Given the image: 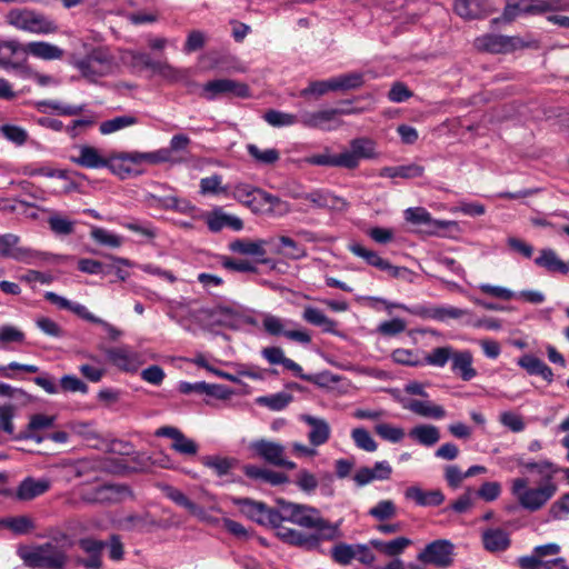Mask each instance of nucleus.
<instances>
[{
  "label": "nucleus",
  "mask_w": 569,
  "mask_h": 569,
  "mask_svg": "<svg viewBox=\"0 0 569 569\" xmlns=\"http://www.w3.org/2000/svg\"><path fill=\"white\" fill-rule=\"evenodd\" d=\"M18 555L27 567L33 569H66L69 563L67 548L57 541L19 548Z\"/></svg>",
  "instance_id": "7ed1b4c3"
},
{
  "label": "nucleus",
  "mask_w": 569,
  "mask_h": 569,
  "mask_svg": "<svg viewBox=\"0 0 569 569\" xmlns=\"http://www.w3.org/2000/svg\"><path fill=\"white\" fill-rule=\"evenodd\" d=\"M131 496V490L126 485H102L92 488L81 495V500L87 503L110 505L118 503Z\"/></svg>",
  "instance_id": "2eb2a0df"
},
{
  "label": "nucleus",
  "mask_w": 569,
  "mask_h": 569,
  "mask_svg": "<svg viewBox=\"0 0 569 569\" xmlns=\"http://www.w3.org/2000/svg\"><path fill=\"white\" fill-rule=\"evenodd\" d=\"M71 161L87 169L104 168L108 164L107 158L102 157L97 148L88 144L80 146L79 154L72 157Z\"/></svg>",
  "instance_id": "a878e982"
},
{
  "label": "nucleus",
  "mask_w": 569,
  "mask_h": 569,
  "mask_svg": "<svg viewBox=\"0 0 569 569\" xmlns=\"http://www.w3.org/2000/svg\"><path fill=\"white\" fill-rule=\"evenodd\" d=\"M263 119L272 127H289L299 122V117L292 113L270 109L264 112Z\"/></svg>",
  "instance_id": "864d4df0"
},
{
  "label": "nucleus",
  "mask_w": 569,
  "mask_h": 569,
  "mask_svg": "<svg viewBox=\"0 0 569 569\" xmlns=\"http://www.w3.org/2000/svg\"><path fill=\"white\" fill-rule=\"evenodd\" d=\"M292 401V396L287 392H278L270 396H262L257 399L259 405L266 406L271 410L280 411Z\"/></svg>",
  "instance_id": "6e6d98bb"
},
{
  "label": "nucleus",
  "mask_w": 569,
  "mask_h": 569,
  "mask_svg": "<svg viewBox=\"0 0 569 569\" xmlns=\"http://www.w3.org/2000/svg\"><path fill=\"white\" fill-rule=\"evenodd\" d=\"M20 238L12 233L0 236V254L19 262L32 264L39 259H43L44 254L26 247H19Z\"/></svg>",
  "instance_id": "dca6fc26"
},
{
  "label": "nucleus",
  "mask_w": 569,
  "mask_h": 569,
  "mask_svg": "<svg viewBox=\"0 0 569 569\" xmlns=\"http://www.w3.org/2000/svg\"><path fill=\"white\" fill-rule=\"evenodd\" d=\"M201 463L212 469L219 477L228 475L237 465V460L220 456H204L200 459Z\"/></svg>",
  "instance_id": "49530a36"
},
{
  "label": "nucleus",
  "mask_w": 569,
  "mask_h": 569,
  "mask_svg": "<svg viewBox=\"0 0 569 569\" xmlns=\"http://www.w3.org/2000/svg\"><path fill=\"white\" fill-rule=\"evenodd\" d=\"M156 437H166L173 440L171 449L184 455L194 456L198 452V445L192 439L187 438L182 431L172 426H163L156 430Z\"/></svg>",
  "instance_id": "a211bd4d"
},
{
  "label": "nucleus",
  "mask_w": 569,
  "mask_h": 569,
  "mask_svg": "<svg viewBox=\"0 0 569 569\" xmlns=\"http://www.w3.org/2000/svg\"><path fill=\"white\" fill-rule=\"evenodd\" d=\"M254 456L274 467L286 468L293 470L297 465L286 458V447L280 442L267 439H259L252 441L249 446Z\"/></svg>",
  "instance_id": "1a4fd4ad"
},
{
  "label": "nucleus",
  "mask_w": 569,
  "mask_h": 569,
  "mask_svg": "<svg viewBox=\"0 0 569 569\" xmlns=\"http://www.w3.org/2000/svg\"><path fill=\"white\" fill-rule=\"evenodd\" d=\"M409 437L422 446L431 447L440 439V431L432 425H419L409 431Z\"/></svg>",
  "instance_id": "37998d69"
},
{
  "label": "nucleus",
  "mask_w": 569,
  "mask_h": 569,
  "mask_svg": "<svg viewBox=\"0 0 569 569\" xmlns=\"http://www.w3.org/2000/svg\"><path fill=\"white\" fill-rule=\"evenodd\" d=\"M451 370L463 381H470L477 376L476 369L472 367V355L470 351H455L451 360Z\"/></svg>",
  "instance_id": "7c9ffc66"
},
{
  "label": "nucleus",
  "mask_w": 569,
  "mask_h": 569,
  "mask_svg": "<svg viewBox=\"0 0 569 569\" xmlns=\"http://www.w3.org/2000/svg\"><path fill=\"white\" fill-rule=\"evenodd\" d=\"M455 12L463 19L472 20L490 14L493 9L487 0H456Z\"/></svg>",
  "instance_id": "4be33fe9"
},
{
  "label": "nucleus",
  "mask_w": 569,
  "mask_h": 569,
  "mask_svg": "<svg viewBox=\"0 0 569 569\" xmlns=\"http://www.w3.org/2000/svg\"><path fill=\"white\" fill-rule=\"evenodd\" d=\"M7 21L17 29L32 33L48 34L57 31V24L52 20L29 9H12Z\"/></svg>",
  "instance_id": "39448f33"
},
{
  "label": "nucleus",
  "mask_w": 569,
  "mask_h": 569,
  "mask_svg": "<svg viewBox=\"0 0 569 569\" xmlns=\"http://www.w3.org/2000/svg\"><path fill=\"white\" fill-rule=\"evenodd\" d=\"M290 197L293 199H306L317 209H333L339 202L345 203L343 199L323 189H315L307 193H290Z\"/></svg>",
  "instance_id": "393cba45"
},
{
  "label": "nucleus",
  "mask_w": 569,
  "mask_h": 569,
  "mask_svg": "<svg viewBox=\"0 0 569 569\" xmlns=\"http://www.w3.org/2000/svg\"><path fill=\"white\" fill-rule=\"evenodd\" d=\"M406 220L412 224H425L432 230L446 229L450 221L436 220L431 214L422 207L409 208L405 211Z\"/></svg>",
  "instance_id": "c756f323"
},
{
  "label": "nucleus",
  "mask_w": 569,
  "mask_h": 569,
  "mask_svg": "<svg viewBox=\"0 0 569 569\" xmlns=\"http://www.w3.org/2000/svg\"><path fill=\"white\" fill-rule=\"evenodd\" d=\"M154 73L161 76L170 83L182 82L186 81L188 78L187 72L184 70L177 69L168 62L161 61H159L158 66H156Z\"/></svg>",
  "instance_id": "bf43d9fd"
},
{
  "label": "nucleus",
  "mask_w": 569,
  "mask_h": 569,
  "mask_svg": "<svg viewBox=\"0 0 569 569\" xmlns=\"http://www.w3.org/2000/svg\"><path fill=\"white\" fill-rule=\"evenodd\" d=\"M28 66V50L26 49V44L13 39L0 41L1 69L14 71L21 76Z\"/></svg>",
  "instance_id": "6e6552de"
},
{
  "label": "nucleus",
  "mask_w": 569,
  "mask_h": 569,
  "mask_svg": "<svg viewBox=\"0 0 569 569\" xmlns=\"http://www.w3.org/2000/svg\"><path fill=\"white\" fill-rule=\"evenodd\" d=\"M278 529V536L284 542L302 547L306 549L317 548L319 546L320 540H328L327 538L322 537L318 528H313L317 531V533H302L295 529L282 528L281 526Z\"/></svg>",
  "instance_id": "aec40b11"
},
{
  "label": "nucleus",
  "mask_w": 569,
  "mask_h": 569,
  "mask_svg": "<svg viewBox=\"0 0 569 569\" xmlns=\"http://www.w3.org/2000/svg\"><path fill=\"white\" fill-rule=\"evenodd\" d=\"M231 500L244 516L260 525L279 528L283 521H290L303 528H318L322 537L327 539L340 537L339 525L323 519L320 511L311 506L278 499L279 509H273L250 498H232Z\"/></svg>",
  "instance_id": "f257e3e1"
},
{
  "label": "nucleus",
  "mask_w": 569,
  "mask_h": 569,
  "mask_svg": "<svg viewBox=\"0 0 569 569\" xmlns=\"http://www.w3.org/2000/svg\"><path fill=\"white\" fill-rule=\"evenodd\" d=\"M248 153L260 164H273L280 159V153L277 149L261 150L256 144L247 146Z\"/></svg>",
  "instance_id": "5fc2aeb1"
},
{
  "label": "nucleus",
  "mask_w": 569,
  "mask_h": 569,
  "mask_svg": "<svg viewBox=\"0 0 569 569\" xmlns=\"http://www.w3.org/2000/svg\"><path fill=\"white\" fill-rule=\"evenodd\" d=\"M518 365L531 376H540L549 383L553 380L551 368L532 355H523L520 357Z\"/></svg>",
  "instance_id": "f704fd0d"
},
{
  "label": "nucleus",
  "mask_w": 569,
  "mask_h": 569,
  "mask_svg": "<svg viewBox=\"0 0 569 569\" xmlns=\"http://www.w3.org/2000/svg\"><path fill=\"white\" fill-rule=\"evenodd\" d=\"M207 224L210 231L219 232L224 227L239 231L243 228L240 218L223 213L221 209H214L207 218Z\"/></svg>",
  "instance_id": "473e14b6"
},
{
  "label": "nucleus",
  "mask_w": 569,
  "mask_h": 569,
  "mask_svg": "<svg viewBox=\"0 0 569 569\" xmlns=\"http://www.w3.org/2000/svg\"><path fill=\"white\" fill-rule=\"evenodd\" d=\"M455 350L451 347H438L432 349L426 357L425 362L435 367H443L449 360H452Z\"/></svg>",
  "instance_id": "13d9d810"
},
{
  "label": "nucleus",
  "mask_w": 569,
  "mask_h": 569,
  "mask_svg": "<svg viewBox=\"0 0 569 569\" xmlns=\"http://www.w3.org/2000/svg\"><path fill=\"white\" fill-rule=\"evenodd\" d=\"M244 475L253 480H260L271 486H279L288 482V476L283 472L273 471L267 468L246 465L243 467Z\"/></svg>",
  "instance_id": "c85d7f7f"
},
{
  "label": "nucleus",
  "mask_w": 569,
  "mask_h": 569,
  "mask_svg": "<svg viewBox=\"0 0 569 569\" xmlns=\"http://www.w3.org/2000/svg\"><path fill=\"white\" fill-rule=\"evenodd\" d=\"M392 473V468L388 461H378L372 468L361 467L353 476L358 487H363L373 480H388Z\"/></svg>",
  "instance_id": "412c9836"
},
{
  "label": "nucleus",
  "mask_w": 569,
  "mask_h": 569,
  "mask_svg": "<svg viewBox=\"0 0 569 569\" xmlns=\"http://www.w3.org/2000/svg\"><path fill=\"white\" fill-rule=\"evenodd\" d=\"M342 154L350 159V164H346V169H356L360 159L376 157V143L368 138H356L350 141V150L343 151Z\"/></svg>",
  "instance_id": "6ab92c4d"
},
{
  "label": "nucleus",
  "mask_w": 569,
  "mask_h": 569,
  "mask_svg": "<svg viewBox=\"0 0 569 569\" xmlns=\"http://www.w3.org/2000/svg\"><path fill=\"white\" fill-rule=\"evenodd\" d=\"M349 250L357 257L362 258L368 264L387 272L396 279H409L412 272L406 267H397L389 260L381 258L376 251L369 250L360 243H351Z\"/></svg>",
  "instance_id": "ddd939ff"
},
{
  "label": "nucleus",
  "mask_w": 569,
  "mask_h": 569,
  "mask_svg": "<svg viewBox=\"0 0 569 569\" xmlns=\"http://www.w3.org/2000/svg\"><path fill=\"white\" fill-rule=\"evenodd\" d=\"M279 242L282 248L277 250V253L283 254L284 257L293 260H299L307 257L306 248L299 246L292 238L280 236Z\"/></svg>",
  "instance_id": "603ef678"
},
{
  "label": "nucleus",
  "mask_w": 569,
  "mask_h": 569,
  "mask_svg": "<svg viewBox=\"0 0 569 569\" xmlns=\"http://www.w3.org/2000/svg\"><path fill=\"white\" fill-rule=\"evenodd\" d=\"M50 487L51 481L49 479H34L32 477H27L18 486L16 498L22 501H29L46 493Z\"/></svg>",
  "instance_id": "5701e85b"
},
{
  "label": "nucleus",
  "mask_w": 569,
  "mask_h": 569,
  "mask_svg": "<svg viewBox=\"0 0 569 569\" xmlns=\"http://www.w3.org/2000/svg\"><path fill=\"white\" fill-rule=\"evenodd\" d=\"M558 490L553 481H543L539 487H529L527 478L512 480L511 493L516 497L519 506L529 512L542 509Z\"/></svg>",
  "instance_id": "20e7f679"
},
{
  "label": "nucleus",
  "mask_w": 569,
  "mask_h": 569,
  "mask_svg": "<svg viewBox=\"0 0 569 569\" xmlns=\"http://www.w3.org/2000/svg\"><path fill=\"white\" fill-rule=\"evenodd\" d=\"M0 526L9 528L17 535H23L34 528L32 520L26 516L0 519Z\"/></svg>",
  "instance_id": "4d7b16f0"
},
{
  "label": "nucleus",
  "mask_w": 569,
  "mask_h": 569,
  "mask_svg": "<svg viewBox=\"0 0 569 569\" xmlns=\"http://www.w3.org/2000/svg\"><path fill=\"white\" fill-rule=\"evenodd\" d=\"M330 555L332 560L341 566H348L353 560H358L366 566H370L375 561L373 552L368 546L361 543H336L331 548Z\"/></svg>",
  "instance_id": "9d476101"
},
{
  "label": "nucleus",
  "mask_w": 569,
  "mask_h": 569,
  "mask_svg": "<svg viewBox=\"0 0 569 569\" xmlns=\"http://www.w3.org/2000/svg\"><path fill=\"white\" fill-rule=\"evenodd\" d=\"M453 543L446 539H439L428 543L417 558L425 565L447 568L453 562Z\"/></svg>",
  "instance_id": "4468645a"
},
{
  "label": "nucleus",
  "mask_w": 569,
  "mask_h": 569,
  "mask_svg": "<svg viewBox=\"0 0 569 569\" xmlns=\"http://www.w3.org/2000/svg\"><path fill=\"white\" fill-rule=\"evenodd\" d=\"M164 493L171 501H173L178 506L186 508L191 513L194 515L198 512V505L191 501L181 490L171 486H167L164 488Z\"/></svg>",
  "instance_id": "052dcab7"
},
{
  "label": "nucleus",
  "mask_w": 569,
  "mask_h": 569,
  "mask_svg": "<svg viewBox=\"0 0 569 569\" xmlns=\"http://www.w3.org/2000/svg\"><path fill=\"white\" fill-rule=\"evenodd\" d=\"M351 437L358 448L366 450L368 452H373L377 450V442L371 437L370 432L365 428L353 429L351 432Z\"/></svg>",
  "instance_id": "680f3d73"
},
{
  "label": "nucleus",
  "mask_w": 569,
  "mask_h": 569,
  "mask_svg": "<svg viewBox=\"0 0 569 569\" xmlns=\"http://www.w3.org/2000/svg\"><path fill=\"white\" fill-rule=\"evenodd\" d=\"M302 318L308 323L320 327L325 332L337 333V322L327 317L326 313L318 308H305Z\"/></svg>",
  "instance_id": "4c0bfd02"
},
{
  "label": "nucleus",
  "mask_w": 569,
  "mask_h": 569,
  "mask_svg": "<svg viewBox=\"0 0 569 569\" xmlns=\"http://www.w3.org/2000/svg\"><path fill=\"white\" fill-rule=\"evenodd\" d=\"M482 543L485 549L489 552H501L509 548L511 540L508 532L496 528L483 531Z\"/></svg>",
  "instance_id": "72a5a7b5"
},
{
  "label": "nucleus",
  "mask_w": 569,
  "mask_h": 569,
  "mask_svg": "<svg viewBox=\"0 0 569 569\" xmlns=\"http://www.w3.org/2000/svg\"><path fill=\"white\" fill-rule=\"evenodd\" d=\"M376 433L383 440L390 442H400L405 437V430L400 427H395L389 423H379L375 427Z\"/></svg>",
  "instance_id": "0e129e2a"
},
{
  "label": "nucleus",
  "mask_w": 569,
  "mask_h": 569,
  "mask_svg": "<svg viewBox=\"0 0 569 569\" xmlns=\"http://www.w3.org/2000/svg\"><path fill=\"white\" fill-rule=\"evenodd\" d=\"M565 559L561 557L551 560H542L537 557L535 552L530 556H522L517 559V565L520 569H552L553 567L569 569L565 567Z\"/></svg>",
  "instance_id": "58836bf2"
},
{
  "label": "nucleus",
  "mask_w": 569,
  "mask_h": 569,
  "mask_svg": "<svg viewBox=\"0 0 569 569\" xmlns=\"http://www.w3.org/2000/svg\"><path fill=\"white\" fill-rule=\"evenodd\" d=\"M109 361L124 371L137 369V355L129 351L127 347L107 348L103 350Z\"/></svg>",
  "instance_id": "2f4dec72"
},
{
  "label": "nucleus",
  "mask_w": 569,
  "mask_h": 569,
  "mask_svg": "<svg viewBox=\"0 0 569 569\" xmlns=\"http://www.w3.org/2000/svg\"><path fill=\"white\" fill-rule=\"evenodd\" d=\"M396 512V506L391 500H381L369 510V515L379 521L393 518Z\"/></svg>",
  "instance_id": "69168bd1"
},
{
  "label": "nucleus",
  "mask_w": 569,
  "mask_h": 569,
  "mask_svg": "<svg viewBox=\"0 0 569 569\" xmlns=\"http://www.w3.org/2000/svg\"><path fill=\"white\" fill-rule=\"evenodd\" d=\"M200 96L212 101L221 97L249 98L251 94L247 83L221 78L206 82L201 88Z\"/></svg>",
  "instance_id": "0eeeda50"
},
{
  "label": "nucleus",
  "mask_w": 569,
  "mask_h": 569,
  "mask_svg": "<svg viewBox=\"0 0 569 569\" xmlns=\"http://www.w3.org/2000/svg\"><path fill=\"white\" fill-rule=\"evenodd\" d=\"M83 48V53L72 54L70 63L87 81L97 83L100 78L109 77L119 69L109 47L84 44Z\"/></svg>",
  "instance_id": "f03ea898"
},
{
  "label": "nucleus",
  "mask_w": 569,
  "mask_h": 569,
  "mask_svg": "<svg viewBox=\"0 0 569 569\" xmlns=\"http://www.w3.org/2000/svg\"><path fill=\"white\" fill-rule=\"evenodd\" d=\"M248 208L256 214H270L282 217L291 211L288 201L282 200L278 196L271 194L263 189L258 188L253 197H251Z\"/></svg>",
  "instance_id": "9b49d317"
},
{
  "label": "nucleus",
  "mask_w": 569,
  "mask_h": 569,
  "mask_svg": "<svg viewBox=\"0 0 569 569\" xmlns=\"http://www.w3.org/2000/svg\"><path fill=\"white\" fill-rule=\"evenodd\" d=\"M138 123V118L132 114L118 116L112 119L102 121L99 126L101 134L107 136L127 127H131Z\"/></svg>",
  "instance_id": "09e8293b"
},
{
  "label": "nucleus",
  "mask_w": 569,
  "mask_h": 569,
  "mask_svg": "<svg viewBox=\"0 0 569 569\" xmlns=\"http://www.w3.org/2000/svg\"><path fill=\"white\" fill-rule=\"evenodd\" d=\"M335 91H348L362 87L365 83L363 73L350 72L332 78Z\"/></svg>",
  "instance_id": "8fccbe9b"
},
{
  "label": "nucleus",
  "mask_w": 569,
  "mask_h": 569,
  "mask_svg": "<svg viewBox=\"0 0 569 569\" xmlns=\"http://www.w3.org/2000/svg\"><path fill=\"white\" fill-rule=\"evenodd\" d=\"M371 545L380 552L395 557L402 553L411 545V540L406 537H398L390 541L371 540Z\"/></svg>",
  "instance_id": "de8ad7c7"
},
{
  "label": "nucleus",
  "mask_w": 569,
  "mask_h": 569,
  "mask_svg": "<svg viewBox=\"0 0 569 569\" xmlns=\"http://www.w3.org/2000/svg\"><path fill=\"white\" fill-rule=\"evenodd\" d=\"M357 112L356 109L330 108L318 110L315 112L305 111L299 116V122L312 129L330 130L329 123L337 121L342 114H351Z\"/></svg>",
  "instance_id": "f3484780"
},
{
  "label": "nucleus",
  "mask_w": 569,
  "mask_h": 569,
  "mask_svg": "<svg viewBox=\"0 0 569 569\" xmlns=\"http://www.w3.org/2000/svg\"><path fill=\"white\" fill-rule=\"evenodd\" d=\"M405 497L415 500L419 506H440L445 501V496L440 490L423 491L416 486L407 488Z\"/></svg>",
  "instance_id": "c9c22d12"
},
{
  "label": "nucleus",
  "mask_w": 569,
  "mask_h": 569,
  "mask_svg": "<svg viewBox=\"0 0 569 569\" xmlns=\"http://www.w3.org/2000/svg\"><path fill=\"white\" fill-rule=\"evenodd\" d=\"M565 0H535L531 4L522 7V14L540 16L548 12L566 10Z\"/></svg>",
  "instance_id": "79ce46f5"
},
{
  "label": "nucleus",
  "mask_w": 569,
  "mask_h": 569,
  "mask_svg": "<svg viewBox=\"0 0 569 569\" xmlns=\"http://www.w3.org/2000/svg\"><path fill=\"white\" fill-rule=\"evenodd\" d=\"M422 315L425 317H428V318H431L435 320L445 321L448 318H451V319L461 318V317L468 315V311L460 309V308L452 307V306L433 307V308L426 309L422 312Z\"/></svg>",
  "instance_id": "3c124183"
},
{
  "label": "nucleus",
  "mask_w": 569,
  "mask_h": 569,
  "mask_svg": "<svg viewBox=\"0 0 569 569\" xmlns=\"http://www.w3.org/2000/svg\"><path fill=\"white\" fill-rule=\"evenodd\" d=\"M519 467H523L528 471H535L543 478V481H552L556 473L560 469L549 460L530 461L525 459H518Z\"/></svg>",
  "instance_id": "a19ab883"
},
{
  "label": "nucleus",
  "mask_w": 569,
  "mask_h": 569,
  "mask_svg": "<svg viewBox=\"0 0 569 569\" xmlns=\"http://www.w3.org/2000/svg\"><path fill=\"white\" fill-rule=\"evenodd\" d=\"M271 240L258 239H236L229 243V250L233 253H239L242 256H251V257H263L267 251L264 249L266 244H269Z\"/></svg>",
  "instance_id": "cd10ccee"
},
{
  "label": "nucleus",
  "mask_w": 569,
  "mask_h": 569,
  "mask_svg": "<svg viewBox=\"0 0 569 569\" xmlns=\"http://www.w3.org/2000/svg\"><path fill=\"white\" fill-rule=\"evenodd\" d=\"M199 315L210 325L236 329L242 322V312L236 305H218L212 308H201Z\"/></svg>",
  "instance_id": "f8f14e48"
},
{
  "label": "nucleus",
  "mask_w": 569,
  "mask_h": 569,
  "mask_svg": "<svg viewBox=\"0 0 569 569\" xmlns=\"http://www.w3.org/2000/svg\"><path fill=\"white\" fill-rule=\"evenodd\" d=\"M123 525L126 529L132 530V529H139L143 530L148 527H154L157 526V521L150 517V515L143 513V515H129L123 518Z\"/></svg>",
  "instance_id": "e2e57ef3"
},
{
  "label": "nucleus",
  "mask_w": 569,
  "mask_h": 569,
  "mask_svg": "<svg viewBox=\"0 0 569 569\" xmlns=\"http://www.w3.org/2000/svg\"><path fill=\"white\" fill-rule=\"evenodd\" d=\"M28 56L32 54L43 60H57L63 56V50L44 41H34L26 44Z\"/></svg>",
  "instance_id": "ea45409f"
},
{
  "label": "nucleus",
  "mask_w": 569,
  "mask_h": 569,
  "mask_svg": "<svg viewBox=\"0 0 569 569\" xmlns=\"http://www.w3.org/2000/svg\"><path fill=\"white\" fill-rule=\"evenodd\" d=\"M535 264L546 269L548 272L566 274L569 271L568 262L559 258L557 252L551 248H543L539 251V256L535 258Z\"/></svg>",
  "instance_id": "bb28decb"
},
{
  "label": "nucleus",
  "mask_w": 569,
  "mask_h": 569,
  "mask_svg": "<svg viewBox=\"0 0 569 569\" xmlns=\"http://www.w3.org/2000/svg\"><path fill=\"white\" fill-rule=\"evenodd\" d=\"M403 408L418 416L427 418L441 419L446 416V410L441 406L435 405L431 401L412 399L407 403H403Z\"/></svg>",
  "instance_id": "e433bc0d"
},
{
  "label": "nucleus",
  "mask_w": 569,
  "mask_h": 569,
  "mask_svg": "<svg viewBox=\"0 0 569 569\" xmlns=\"http://www.w3.org/2000/svg\"><path fill=\"white\" fill-rule=\"evenodd\" d=\"M349 157H343L342 152L339 154H331L328 150L323 153L312 154L305 158V162L312 166H325V167H340L346 168V164H350Z\"/></svg>",
  "instance_id": "c03bdc74"
},
{
  "label": "nucleus",
  "mask_w": 569,
  "mask_h": 569,
  "mask_svg": "<svg viewBox=\"0 0 569 569\" xmlns=\"http://www.w3.org/2000/svg\"><path fill=\"white\" fill-rule=\"evenodd\" d=\"M0 132L6 139L17 146L24 144L28 139L27 131L23 128L13 124H2L0 127Z\"/></svg>",
  "instance_id": "338daca9"
},
{
  "label": "nucleus",
  "mask_w": 569,
  "mask_h": 569,
  "mask_svg": "<svg viewBox=\"0 0 569 569\" xmlns=\"http://www.w3.org/2000/svg\"><path fill=\"white\" fill-rule=\"evenodd\" d=\"M56 418L53 416H46L42 413L33 415L30 418V421L27 427V431L23 435L26 439H32L37 442H41L43 440L42 437L36 435L38 430L49 429L53 426Z\"/></svg>",
  "instance_id": "a18cd8bd"
},
{
  "label": "nucleus",
  "mask_w": 569,
  "mask_h": 569,
  "mask_svg": "<svg viewBox=\"0 0 569 569\" xmlns=\"http://www.w3.org/2000/svg\"><path fill=\"white\" fill-rule=\"evenodd\" d=\"M48 223L50 229L57 234L68 236L74 231V222L59 214L49 217Z\"/></svg>",
  "instance_id": "774afa93"
},
{
  "label": "nucleus",
  "mask_w": 569,
  "mask_h": 569,
  "mask_svg": "<svg viewBox=\"0 0 569 569\" xmlns=\"http://www.w3.org/2000/svg\"><path fill=\"white\" fill-rule=\"evenodd\" d=\"M300 419L311 428L308 432V440L312 446L319 447L329 440L331 429L325 419L311 415H302Z\"/></svg>",
  "instance_id": "b1692460"
},
{
  "label": "nucleus",
  "mask_w": 569,
  "mask_h": 569,
  "mask_svg": "<svg viewBox=\"0 0 569 569\" xmlns=\"http://www.w3.org/2000/svg\"><path fill=\"white\" fill-rule=\"evenodd\" d=\"M475 43L479 50L490 53H509L531 46L536 47V41H525L519 36H503L495 33L478 37Z\"/></svg>",
  "instance_id": "423d86ee"
}]
</instances>
